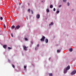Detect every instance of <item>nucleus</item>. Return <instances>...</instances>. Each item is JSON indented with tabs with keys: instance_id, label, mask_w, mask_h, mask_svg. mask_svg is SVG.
<instances>
[{
	"instance_id": "nucleus-29",
	"label": "nucleus",
	"mask_w": 76,
	"mask_h": 76,
	"mask_svg": "<svg viewBox=\"0 0 76 76\" xmlns=\"http://www.w3.org/2000/svg\"><path fill=\"white\" fill-rule=\"evenodd\" d=\"M8 61L9 62H10V61L9 59H8Z\"/></svg>"
},
{
	"instance_id": "nucleus-19",
	"label": "nucleus",
	"mask_w": 76,
	"mask_h": 76,
	"mask_svg": "<svg viewBox=\"0 0 76 76\" xmlns=\"http://www.w3.org/2000/svg\"><path fill=\"white\" fill-rule=\"evenodd\" d=\"M67 5L68 6H70V3H69V2H68Z\"/></svg>"
},
{
	"instance_id": "nucleus-8",
	"label": "nucleus",
	"mask_w": 76,
	"mask_h": 76,
	"mask_svg": "<svg viewBox=\"0 0 76 76\" xmlns=\"http://www.w3.org/2000/svg\"><path fill=\"white\" fill-rule=\"evenodd\" d=\"M67 70L66 69H64V73H67Z\"/></svg>"
},
{
	"instance_id": "nucleus-5",
	"label": "nucleus",
	"mask_w": 76,
	"mask_h": 76,
	"mask_svg": "<svg viewBox=\"0 0 76 76\" xmlns=\"http://www.w3.org/2000/svg\"><path fill=\"white\" fill-rule=\"evenodd\" d=\"M36 18H37V19H39V18H40V15L39 14H37L36 15Z\"/></svg>"
},
{
	"instance_id": "nucleus-4",
	"label": "nucleus",
	"mask_w": 76,
	"mask_h": 76,
	"mask_svg": "<svg viewBox=\"0 0 76 76\" xmlns=\"http://www.w3.org/2000/svg\"><path fill=\"white\" fill-rule=\"evenodd\" d=\"M23 48L24 49V50L25 51H27V47H26L24 45L23 46Z\"/></svg>"
},
{
	"instance_id": "nucleus-36",
	"label": "nucleus",
	"mask_w": 76,
	"mask_h": 76,
	"mask_svg": "<svg viewBox=\"0 0 76 76\" xmlns=\"http://www.w3.org/2000/svg\"><path fill=\"white\" fill-rule=\"evenodd\" d=\"M31 43H33V42H31Z\"/></svg>"
},
{
	"instance_id": "nucleus-28",
	"label": "nucleus",
	"mask_w": 76,
	"mask_h": 76,
	"mask_svg": "<svg viewBox=\"0 0 76 76\" xmlns=\"http://www.w3.org/2000/svg\"><path fill=\"white\" fill-rule=\"evenodd\" d=\"M39 44L37 45V47H39Z\"/></svg>"
},
{
	"instance_id": "nucleus-20",
	"label": "nucleus",
	"mask_w": 76,
	"mask_h": 76,
	"mask_svg": "<svg viewBox=\"0 0 76 76\" xmlns=\"http://www.w3.org/2000/svg\"><path fill=\"white\" fill-rule=\"evenodd\" d=\"M59 12H60V11H57L56 12V13H58Z\"/></svg>"
},
{
	"instance_id": "nucleus-35",
	"label": "nucleus",
	"mask_w": 76,
	"mask_h": 76,
	"mask_svg": "<svg viewBox=\"0 0 76 76\" xmlns=\"http://www.w3.org/2000/svg\"><path fill=\"white\" fill-rule=\"evenodd\" d=\"M23 13H25V11H23Z\"/></svg>"
},
{
	"instance_id": "nucleus-27",
	"label": "nucleus",
	"mask_w": 76,
	"mask_h": 76,
	"mask_svg": "<svg viewBox=\"0 0 76 76\" xmlns=\"http://www.w3.org/2000/svg\"><path fill=\"white\" fill-rule=\"evenodd\" d=\"M51 25H53V23L52 22H51Z\"/></svg>"
},
{
	"instance_id": "nucleus-31",
	"label": "nucleus",
	"mask_w": 76,
	"mask_h": 76,
	"mask_svg": "<svg viewBox=\"0 0 76 76\" xmlns=\"http://www.w3.org/2000/svg\"><path fill=\"white\" fill-rule=\"evenodd\" d=\"M61 5H60L59 6V7H61Z\"/></svg>"
},
{
	"instance_id": "nucleus-3",
	"label": "nucleus",
	"mask_w": 76,
	"mask_h": 76,
	"mask_svg": "<svg viewBox=\"0 0 76 76\" xmlns=\"http://www.w3.org/2000/svg\"><path fill=\"white\" fill-rule=\"evenodd\" d=\"M76 73V71L75 70H74L73 72H72L71 73V75H75V73Z\"/></svg>"
},
{
	"instance_id": "nucleus-6",
	"label": "nucleus",
	"mask_w": 76,
	"mask_h": 76,
	"mask_svg": "<svg viewBox=\"0 0 76 76\" xmlns=\"http://www.w3.org/2000/svg\"><path fill=\"white\" fill-rule=\"evenodd\" d=\"M70 69V66L68 65L66 67V69L67 70H69Z\"/></svg>"
},
{
	"instance_id": "nucleus-15",
	"label": "nucleus",
	"mask_w": 76,
	"mask_h": 76,
	"mask_svg": "<svg viewBox=\"0 0 76 76\" xmlns=\"http://www.w3.org/2000/svg\"><path fill=\"white\" fill-rule=\"evenodd\" d=\"M8 50H10V49L12 50V48H10V47H8Z\"/></svg>"
},
{
	"instance_id": "nucleus-14",
	"label": "nucleus",
	"mask_w": 76,
	"mask_h": 76,
	"mask_svg": "<svg viewBox=\"0 0 76 76\" xmlns=\"http://www.w3.org/2000/svg\"><path fill=\"white\" fill-rule=\"evenodd\" d=\"M47 12L48 13V12H50V10H48V9H47Z\"/></svg>"
},
{
	"instance_id": "nucleus-1",
	"label": "nucleus",
	"mask_w": 76,
	"mask_h": 76,
	"mask_svg": "<svg viewBox=\"0 0 76 76\" xmlns=\"http://www.w3.org/2000/svg\"><path fill=\"white\" fill-rule=\"evenodd\" d=\"M45 37L44 36H43L42 38L40 39V40L44 42V39H45Z\"/></svg>"
},
{
	"instance_id": "nucleus-25",
	"label": "nucleus",
	"mask_w": 76,
	"mask_h": 76,
	"mask_svg": "<svg viewBox=\"0 0 76 76\" xmlns=\"http://www.w3.org/2000/svg\"><path fill=\"white\" fill-rule=\"evenodd\" d=\"M34 13V12H33V11H32V10H31V13L32 14H33Z\"/></svg>"
},
{
	"instance_id": "nucleus-10",
	"label": "nucleus",
	"mask_w": 76,
	"mask_h": 76,
	"mask_svg": "<svg viewBox=\"0 0 76 76\" xmlns=\"http://www.w3.org/2000/svg\"><path fill=\"white\" fill-rule=\"evenodd\" d=\"M72 51H73V49H72V48H71L69 49V51L70 52H72Z\"/></svg>"
},
{
	"instance_id": "nucleus-17",
	"label": "nucleus",
	"mask_w": 76,
	"mask_h": 76,
	"mask_svg": "<svg viewBox=\"0 0 76 76\" xmlns=\"http://www.w3.org/2000/svg\"><path fill=\"white\" fill-rule=\"evenodd\" d=\"M0 19H1V20H3V17H1Z\"/></svg>"
},
{
	"instance_id": "nucleus-24",
	"label": "nucleus",
	"mask_w": 76,
	"mask_h": 76,
	"mask_svg": "<svg viewBox=\"0 0 76 76\" xmlns=\"http://www.w3.org/2000/svg\"><path fill=\"white\" fill-rule=\"evenodd\" d=\"M53 11H56V9L55 8H53Z\"/></svg>"
},
{
	"instance_id": "nucleus-9",
	"label": "nucleus",
	"mask_w": 76,
	"mask_h": 76,
	"mask_svg": "<svg viewBox=\"0 0 76 76\" xmlns=\"http://www.w3.org/2000/svg\"><path fill=\"white\" fill-rule=\"evenodd\" d=\"M6 47H7V45H3V47L5 49L6 48Z\"/></svg>"
},
{
	"instance_id": "nucleus-23",
	"label": "nucleus",
	"mask_w": 76,
	"mask_h": 76,
	"mask_svg": "<svg viewBox=\"0 0 76 76\" xmlns=\"http://www.w3.org/2000/svg\"><path fill=\"white\" fill-rule=\"evenodd\" d=\"M30 11H31V10H30V9H28V12H30Z\"/></svg>"
},
{
	"instance_id": "nucleus-12",
	"label": "nucleus",
	"mask_w": 76,
	"mask_h": 76,
	"mask_svg": "<svg viewBox=\"0 0 76 76\" xmlns=\"http://www.w3.org/2000/svg\"><path fill=\"white\" fill-rule=\"evenodd\" d=\"M50 8H51V9H52V8L53 7V5H51L50 6Z\"/></svg>"
},
{
	"instance_id": "nucleus-2",
	"label": "nucleus",
	"mask_w": 76,
	"mask_h": 76,
	"mask_svg": "<svg viewBox=\"0 0 76 76\" xmlns=\"http://www.w3.org/2000/svg\"><path fill=\"white\" fill-rule=\"evenodd\" d=\"M20 26L18 25L15 28V30H16V29H19L20 28Z\"/></svg>"
},
{
	"instance_id": "nucleus-34",
	"label": "nucleus",
	"mask_w": 76,
	"mask_h": 76,
	"mask_svg": "<svg viewBox=\"0 0 76 76\" xmlns=\"http://www.w3.org/2000/svg\"><path fill=\"white\" fill-rule=\"evenodd\" d=\"M51 24H49V26H51Z\"/></svg>"
},
{
	"instance_id": "nucleus-16",
	"label": "nucleus",
	"mask_w": 76,
	"mask_h": 76,
	"mask_svg": "<svg viewBox=\"0 0 76 76\" xmlns=\"http://www.w3.org/2000/svg\"><path fill=\"white\" fill-rule=\"evenodd\" d=\"M66 1L67 0H63V2H66Z\"/></svg>"
},
{
	"instance_id": "nucleus-22",
	"label": "nucleus",
	"mask_w": 76,
	"mask_h": 76,
	"mask_svg": "<svg viewBox=\"0 0 76 76\" xmlns=\"http://www.w3.org/2000/svg\"><path fill=\"white\" fill-rule=\"evenodd\" d=\"M12 66L13 68H15V65H14L12 64Z\"/></svg>"
},
{
	"instance_id": "nucleus-7",
	"label": "nucleus",
	"mask_w": 76,
	"mask_h": 76,
	"mask_svg": "<svg viewBox=\"0 0 76 76\" xmlns=\"http://www.w3.org/2000/svg\"><path fill=\"white\" fill-rule=\"evenodd\" d=\"M45 42L46 43H48V40L47 39H46L45 40Z\"/></svg>"
},
{
	"instance_id": "nucleus-11",
	"label": "nucleus",
	"mask_w": 76,
	"mask_h": 76,
	"mask_svg": "<svg viewBox=\"0 0 76 76\" xmlns=\"http://www.w3.org/2000/svg\"><path fill=\"white\" fill-rule=\"evenodd\" d=\"M15 26H12V29H15Z\"/></svg>"
},
{
	"instance_id": "nucleus-26",
	"label": "nucleus",
	"mask_w": 76,
	"mask_h": 76,
	"mask_svg": "<svg viewBox=\"0 0 76 76\" xmlns=\"http://www.w3.org/2000/svg\"><path fill=\"white\" fill-rule=\"evenodd\" d=\"M24 68H25V69H26V66H24Z\"/></svg>"
},
{
	"instance_id": "nucleus-33",
	"label": "nucleus",
	"mask_w": 76,
	"mask_h": 76,
	"mask_svg": "<svg viewBox=\"0 0 76 76\" xmlns=\"http://www.w3.org/2000/svg\"><path fill=\"white\" fill-rule=\"evenodd\" d=\"M3 25L4 26V25H5V24H3Z\"/></svg>"
},
{
	"instance_id": "nucleus-18",
	"label": "nucleus",
	"mask_w": 76,
	"mask_h": 76,
	"mask_svg": "<svg viewBox=\"0 0 76 76\" xmlns=\"http://www.w3.org/2000/svg\"><path fill=\"white\" fill-rule=\"evenodd\" d=\"M57 51L58 53H60V50H57Z\"/></svg>"
},
{
	"instance_id": "nucleus-30",
	"label": "nucleus",
	"mask_w": 76,
	"mask_h": 76,
	"mask_svg": "<svg viewBox=\"0 0 76 76\" xmlns=\"http://www.w3.org/2000/svg\"><path fill=\"white\" fill-rule=\"evenodd\" d=\"M4 28H6V25H4Z\"/></svg>"
},
{
	"instance_id": "nucleus-32",
	"label": "nucleus",
	"mask_w": 76,
	"mask_h": 76,
	"mask_svg": "<svg viewBox=\"0 0 76 76\" xmlns=\"http://www.w3.org/2000/svg\"><path fill=\"white\" fill-rule=\"evenodd\" d=\"M19 4L20 5L21 4V3H20Z\"/></svg>"
},
{
	"instance_id": "nucleus-13",
	"label": "nucleus",
	"mask_w": 76,
	"mask_h": 76,
	"mask_svg": "<svg viewBox=\"0 0 76 76\" xmlns=\"http://www.w3.org/2000/svg\"><path fill=\"white\" fill-rule=\"evenodd\" d=\"M49 76H53V74L52 73H49Z\"/></svg>"
},
{
	"instance_id": "nucleus-21",
	"label": "nucleus",
	"mask_w": 76,
	"mask_h": 76,
	"mask_svg": "<svg viewBox=\"0 0 76 76\" xmlns=\"http://www.w3.org/2000/svg\"><path fill=\"white\" fill-rule=\"evenodd\" d=\"M25 40H26V41H28V39L27 38H25Z\"/></svg>"
}]
</instances>
